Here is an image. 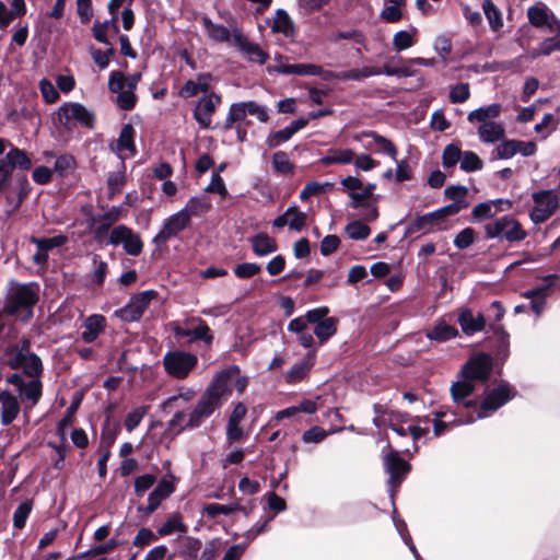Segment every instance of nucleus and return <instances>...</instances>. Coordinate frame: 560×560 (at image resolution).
<instances>
[{
	"instance_id": "5701e85b",
	"label": "nucleus",
	"mask_w": 560,
	"mask_h": 560,
	"mask_svg": "<svg viewBox=\"0 0 560 560\" xmlns=\"http://www.w3.org/2000/svg\"><path fill=\"white\" fill-rule=\"evenodd\" d=\"M233 42L250 61L260 65L267 61L268 55L257 44L249 42L242 33L235 32L233 34Z\"/></svg>"
},
{
	"instance_id": "72a5a7b5",
	"label": "nucleus",
	"mask_w": 560,
	"mask_h": 560,
	"mask_svg": "<svg viewBox=\"0 0 560 560\" xmlns=\"http://www.w3.org/2000/svg\"><path fill=\"white\" fill-rule=\"evenodd\" d=\"M478 135L480 141L485 143H494L504 138V127L497 121L483 122L478 127Z\"/></svg>"
},
{
	"instance_id": "423d86ee",
	"label": "nucleus",
	"mask_w": 560,
	"mask_h": 560,
	"mask_svg": "<svg viewBox=\"0 0 560 560\" xmlns=\"http://www.w3.org/2000/svg\"><path fill=\"white\" fill-rule=\"evenodd\" d=\"M40 376H24L20 373H13L7 378V382L16 388L21 401L27 409L35 407L42 398L43 382Z\"/></svg>"
},
{
	"instance_id": "a878e982",
	"label": "nucleus",
	"mask_w": 560,
	"mask_h": 560,
	"mask_svg": "<svg viewBox=\"0 0 560 560\" xmlns=\"http://www.w3.org/2000/svg\"><path fill=\"white\" fill-rule=\"evenodd\" d=\"M106 319L103 315L94 314L89 316L83 325L84 330L81 332L82 340L86 343L93 342L104 331Z\"/></svg>"
},
{
	"instance_id": "864d4df0",
	"label": "nucleus",
	"mask_w": 560,
	"mask_h": 560,
	"mask_svg": "<svg viewBox=\"0 0 560 560\" xmlns=\"http://www.w3.org/2000/svg\"><path fill=\"white\" fill-rule=\"evenodd\" d=\"M337 331V320L332 317L325 318L322 323H318L314 328V334L318 338L320 343L327 341Z\"/></svg>"
},
{
	"instance_id": "e433bc0d",
	"label": "nucleus",
	"mask_w": 560,
	"mask_h": 560,
	"mask_svg": "<svg viewBox=\"0 0 560 560\" xmlns=\"http://www.w3.org/2000/svg\"><path fill=\"white\" fill-rule=\"evenodd\" d=\"M502 106L499 103H492L487 106L478 107L471 110L468 114V121L472 122L475 120L480 121L481 124L488 122L487 119H494L499 117L501 114Z\"/></svg>"
},
{
	"instance_id": "3c124183",
	"label": "nucleus",
	"mask_w": 560,
	"mask_h": 560,
	"mask_svg": "<svg viewBox=\"0 0 560 560\" xmlns=\"http://www.w3.org/2000/svg\"><path fill=\"white\" fill-rule=\"evenodd\" d=\"M518 144L517 139H505L503 140L491 153V161L497 159L500 160H509L512 159L516 154V149Z\"/></svg>"
},
{
	"instance_id": "473e14b6",
	"label": "nucleus",
	"mask_w": 560,
	"mask_h": 560,
	"mask_svg": "<svg viewBox=\"0 0 560 560\" xmlns=\"http://www.w3.org/2000/svg\"><path fill=\"white\" fill-rule=\"evenodd\" d=\"M121 215V207H112L104 214L94 218L93 222L98 223L95 228L94 233L97 240H101L104 234L107 233L109 226L119 220Z\"/></svg>"
},
{
	"instance_id": "a18cd8bd",
	"label": "nucleus",
	"mask_w": 560,
	"mask_h": 560,
	"mask_svg": "<svg viewBox=\"0 0 560 560\" xmlns=\"http://www.w3.org/2000/svg\"><path fill=\"white\" fill-rule=\"evenodd\" d=\"M553 51H560V32L555 36L542 39L536 48L533 49V58L539 56H550Z\"/></svg>"
},
{
	"instance_id": "0e129e2a",
	"label": "nucleus",
	"mask_w": 560,
	"mask_h": 560,
	"mask_svg": "<svg viewBox=\"0 0 560 560\" xmlns=\"http://www.w3.org/2000/svg\"><path fill=\"white\" fill-rule=\"evenodd\" d=\"M32 511V503L25 501L21 503L13 513V525L14 527L22 529L25 526L26 520Z\"/></svg>"
},
{
	"instance_id": "5fc2aeb1",
	"label": "nucleus",
	"mask_w": 560,
	"mask_h": 560,
	"mask_svg": "<svg viewBox=\"0 0 560 560\" xmlns=\"http://www.w3.org/2000/svg\"><path fill=\"white\" fill-rule=\"evenodd\" d=\"M483 168V161L474 151H463L460 170L466 173L478 172Z\"/></svg>"
},
{
	"instance_id": "9b49d317",
	"label": "nucleus",
	"mask_w": 560,
	"mask_h": 560,
	"mask_svg": "<svg viewBox=\"0 0 560 560\" xmlns=\"http://www.w3.org/2000/svg\"><path fill=\"white\" fill-rule=\"evenodd\" d=\"M107 244L122 246L124 250L130 256H139L143 249V242L140 235L124 224L117 225L110 230Z\"/></svg>"
},
{
	"instance_id": "de8ad7c7",
	"label": "nucleus",
	"mask_w": 560,
	"mask_h": 560,
	"mask_svg": "<svg viewBox=\"0 0 560 560\" xmlns=\"http://www.w3.org/2000/svg\"><path fill=\"white\" fill-rule=\"evenodd\" d=\"M355 154L351 149H332L322 159L325 165L329 164H349L353 161Z\"/></svg>"
},
{
	"instance_id": "bb28decb",
	"label": "nucleus",
	"mask_w": 560,
	"mask_h": 560,
	"mask_svg": "<svg viewBox=\"0 0 560 560\" xmlns=\"http://www.w3.org/2000/svg\"><path fill=\"white\" fill-rule=\"evenodd\" d=\"M276 71L282 74H296V75H324L325 71L320 66L314 63H294V65H280Z\"/></svg>"
},
{
	"instance_id": "4d7b16f0",
	"label": "nucleus",
	"mask_w": 560,
	"mask_h": 560,
	"mask_svg": "<svg viewBox=\"0 0 560 560\" xmlns=\"http://www.w3.org/2000/svg\"><path fill=\"white\" fill-rule=\"evenodd\" d=\"M247 116L246 102L233 103L230 108L225 119V129L232 128V126L242 121Z\"/></svg>"
},
{
	"instance_id": "412c9836",
	"label": "nucleus",
	"mask_w": 560,
	"mask_h": 560,
	"mask_svg": "<svg viewBox=\"0 0 560 560\" xmlns=\"http://www.w3.org/2000/svg\"><path fill=\"white\" fill-rule=\"evenodd\" d=\"M459 409L457 408V412H453L452 417L453 419L450 421L441 420V417H445L446 415L435 413V418H430L429 416L423 417L422 416V439H427L428 434L430 433V427H433V435L440 436L442 435L451 423H456L457 425H460L458 422V419L463 416H467V410H464L463 413H459Z\"/></svg>"
},
{
	"instance_id": "a19ab883",
	"label": "nucleus",
	"mask_w": 560,
	"mask_h": 560,
	"mask_svg": "<svg viewBox=\"0 0 560 560\" xmlns=\"http://www.w3.org/2000/svg\"><path fill=\"white\" fill-rule=\"evenodd\" d=\"M211 208V202L205 196L191 197L182 209L191 220V217L200 215Z\"/></svg>"
},
{
	"instance_id": "f3484780",
	"label": "nucleus",
	"mask_w": 560,
	"mask_h": 560,
	"mask_svg": "<svg viewBox=\"0 0 560 560\" xmlns=\"http://www.w3.org/2000/svg\"><path fill=\"white\" fill-rule=\"evenodd\" d=\"M236 372L237 365H231L230 368L218 372L213 376V380L207 390L213 394V396L223 404L225 400H228L233 390L231 377L229 376L235 374Z\"/></svg>"
},
{
	"instance_id": "7c9ffc66",
	"label": "nucleus",
	"mask_w": 560,
	"mask_h": 560,
	"mask_svg": "<svg viewBox=\"0 0 560 560\" xmlns=\"http://www.w3.org/2000/svg\"><path fill=\"white\" fill-rule=\"evenodd\" d=\"M534 202L537 207L545 209L547 212L553 214L556 210L559 208V196L556 192V189H542L539 191H535L532 195Z\"/></svg>"
},
{
	"instance_id": "ea45409f",
	"label": "nucleus",
	"mask_w": 560,
	"mask_h": 560,
	"mask_svg": "<svg viewBox=\"0 0 560 560\" xmlns=\"http://www.w3.org/2000/svg\"><path fill=\"white\" fill-rule=\"evenodd\" d=\"M482 11L488 20L489 27L493 32H498L503 26V18L501 10L493 3L492 0L482 1Z\"/></svg>"
},
{
	"instance_id": "1a4fd4ad",
	"label": "nucleus",
	"mask_w": 560,
	"mask_h": 560,
	"mask_svg": "<svg viewBox=\"0 0 560 560\" xmlns=\"http://www.w3.org/2000/svg\"><path fill=\"white\" fill-rule=\"evenodd\" d=\"M57 119L60 125L67 129H71L77 125L92 128L95 116L92 110L80 103H63L57 110Z\"/></svg>"
},
{
	"instance_id": "6e6552de",
	"label": "nucleus",
	"mask_w": 560,
	"mask_h": 560,
	"mask_svg": "<svg viewBox=\"0 0 560 560\" xmlns=\"http://www.w3.org/2000/svg\"><path fill=\"white\" fill-rule=\"evenodd\" d=\"M28 171L32 167V161L27 154L16 148L11 147L4 158H0V192H5L12 184L14 168Z\"/></svg>"
},
{
	"instance_id": "4c0bfd02",
	"label": "nucleus",
	"mask_w": 560,
	"mask_h": 560,
	"mask_svg": "<svg viewBox=\"0 0 560 560\" xmlns=\"http://www.w3.org/2000/svg\"><path fill=\"white\" fill-rule=\"evenodd\" d=\"M209 74H202L199 75L196 81H187L180 89V96L188 98L197 95L200 92L207 93L209 91Z\"/></svg>"
},
{
	"instance_id": "37998d69",
	"label": "nucleus",
	"mask_w": 560,
	"mask_h": 560,
	"mask_svg": "<svg viewBox=\"0 0 560 560\" xmlns=\"http://www.w3.org/2000/svg\"><path fill=\"white\" fill-rule=\"evenodd\" d=\"M179 555L185 560H199V551L201 549V541L194 537H183L179 540Z\"/></svg>"
},
{
	"instance_id": "0eeeda50",
	"label": "nucleus",
	"mask_w": 560,
	"mask_h": 560,
	"mask_svg": "<svg viewBox=\"0 0 560 560\" xmlns=\"http://www.w3.org/2000/svg\"><path fill=\"white\" fill-rule=\"evenodd\" d=\"M483 228L487 238H505L509 242H520L527 236L521 223L509 214L488 222Z\"/></svg>"
},
{
	"instance_id": "6e6d98bb",
	"label": "nucleus",
	"mask_w": 560,
	"mask_h": 560,
	"mask_svg": "<svg viewBox=\"0 0 560 560\" xmlns=\"http://www.w3.org/2000/svg\"><path fill=\"white\" fill-rule=\"evenodd\" d=\"M463 158V151L459 145L455 143H448L442 153V165L444 168H451L456 166L460 159Z\"/></svg>"
},
{
	"instance_id": "2eb2a0df",
	"label": "nucleus",
	"mask_w": 560,
	"mask_h": 560,
	"mask_svg": "<svg viewBox=\"0 0 560 560\" xmlns=\"http://www.w3.org/2000/svg\"><path fill=\"white\" fill-rule=\"evenodd\" d=\"M189 217L180 209L179 211L167 217L159 233L153 237V243L163 245L168 240L177 236L182 231L190 225Z\"/></svg>"
},
{
	"instance_id": "dca6fc26",
	"label": "nucleus",
	"mask_w": 560,
	"mask_h": 560,
	"mask_svg": "<svg viewBox=\"0 0 560 560\" xmlns=\"http://www.w3.org/2000/svg\"><path fill=\"white\" fill-rule=\"evenodd\" d=\"M457 312V323L465 336H474L477 332L486 330L487 319L482 312L475 314L468 306L460 307Z\"/></svg>"
},
{
	"instance_id": "bf43d9fd",
	"label": "nucleus",
	"mask_w": 560,
	"mask_h": 560,
	"mask_svg": "<svg viewBox=\"0 0 560 560\" xmlns=\"http://www.w3.org/2000/svg\"><path fill=\"white\" fill-rule=\"evenodd\" d=\"M287 210H292L290 213L289 220V229L301 232L305 226L307 222V213L300 211L295 205L290 206Z\"/></svg>"
},
{
	"instance_id": "603ef678",
	"label": "nucleus",
	"mask_w": 560,
	"mask_h": 560,
	"mask_svg": "<svg viewBox=\"0 0 560 560\" xmlns=\"http://www.w3.org/2000/svg\"><path fill=\"white\" fill-rule=\"evenodd\" d=\"M202 24L211 39L215 42H228L230 39V32L224 25L215 24L207 16L202 18Z\"/></svg>"
},
{
	"instance_id": "ddd939ff",
	"label": "nucleus",
	"mask_w": 560,
	"mask_h": 560,
	"mask_svg": "<svg viewBox=\"0 0 560 560\" xmlns=\"http://www.w3.org/2000/svg\"><path fill=\"white\" fill-rule=\"evenodd\" d=\"M492 337H488L490 347L493 351V360L498 369V374L501 375L502 366L510 357V334L505 330L503 325H490Z\"/></svg>"
},
{
	"instance_id": "c9c22d12",
	"label": "nucleus",
	"mask_w": 560,
	"mask_h": 560,
	"mask_svg": "<svg viewBox=\"0 0 560 560\" xmlns=\"http://www.w3.org/2000/svg\"><path fill=\"white\" fill-rule=\"evenodd\" d=\"M460 211L453 207L451 203H447L434 211L422 214V228L425 225L435 224L440 230L442 229L441 223L444 222L446 217L455 215Z\"/></svg>"
},
{
	"instance_id": "b1692460",
	"label": "nucleus",
	"mask_w": 560,
	"mask_h": 560,
	"mask_svg": "<svg viewBox=\"0 0 560 560\" xmlns=\"http://www.w3.org/2000/svg\"><path fill=\"white\" fill-rule=\"evenodd\" d=\"M135 130L130 124L122 126L119 138L115 145L119 159L125 160L135 155L136 148L133 143Z\"/></svg>"
},
{
	"instance_id": "7ed1b4c3",
	"label": "nucleus",
	"mask_w": 560,
	"mask_h": 560,
	"mask_svg": "<svg viewBox=\"0 0 560 560\" xmlns=\"http://www.w3.org/2000/svg\"><path fill=\"white\" fill-rule=\"evenodd\" d=\"M39 285L36 282L13 283L9 289L4 312L26 322L33 316V308L39 299Z\"/></svg>"
},
{
	"instance_id": "680f3d73",
	"label": "nucleus",
	"mask_w": 560,
	"mask_h": 560,
	"mask_svg": "<svg viewBox=\"0 0 560 560\" xmlns=\"http://www.w3.org/2000/svg\"><path fill=\"white\" fill-rule=\"evenodd\" d=\"M475 242V230L472 228H465L460 230L454 237L453 244L459 249L464 250L472 245Z\"/></svg>"
},
{
	"instance_id": "4468645a",
	"label": "nucleus",
	"mask_w": 560,
	"mask_h": 560,
	"mask_svg": "<svg viewBox=\"0 0 560 560\" xmlns=\"http://www.w3.org/2000/svg\"><path fill=\"white\" fill-rule=\"evenodd\" d=\"M155 298L154 290L140 292L132 296L127 305L117 310L115 315L127 323L139 320Z\"/></svg>"
},
{
	"instance_id": "f257e3e1",
	"label": "nucleus",
	"mask_w": 560,
	"mask_h": 560,
	"mask_svg": "<svg viewBox=\"0 0 560 560\" xmlns=\"http://www.w3.org/2000/svg\"><path fill=\"white\" fill-rule=\"evenodd\" d=\"M494 368L497 365L493 357L488 352H479L467 359L450 388L456 408L476 406L471 396L478 392L480 385L489 383Z\"/></svg>"
},
{
	"instance_id": "c03bdc74",
	"label": "nucleus",
	"mask_w": 560,
	"mask_h": 560,
	"mask_svg": "<svg viewBox=\"0 0 560 560\" xmlns=\"http://www.w3.org/2000/svg\"><path fill=\"white\" fill-rule=\"evenodd\" d=\"M361 137L371 138L373 140L374 144L376 145V149L378 152L386 153L394 161H396L397 150L390 140H388L387 138H385L383 136L377 135L374 131H364L361 133V136L359 138H361Z\"/></svg>"
},
{
	"instance_id": "49530a36",
	"label": "nucleus",
	"mask_w": 560,
	"mask_h": 560,
	"mask_svg": "<svg viewBox=\"0 0 560 560\" xmlns=\"http://www.w3.org/2000/svg\"><path fill=\"white\" fill-rule=\"evenodd\" d=\"M187 532V526L183 523L180 514H174L167 518L156 530L160 536H167L174 533L184 534Z\"/></svg>"
},
{
	"instance_id": "c85d7f7f",
	"label": "nucleus",
	"mask_w": 560,
	"mask_h": 560,
	"mask_svg": "<svg viewBox=\"0 0 560 560\" xmlns=\"http://www.w3.org/2000/svg\"><path fill=\"white\" fill-rule=\"evenodd\" d=\"M550 11L551 10L545 2H535L527 9L526 12L529 24L535 28L546 27V24H548V16Z\"/></svg>"
},
{
	"instance_id": "39448f33",
	"label": "nucleus",
	"mask_w": 560,
	"mask_h": 560,
	"mask_svg": "<svg viewBox=\"0 0 560 560\" xmlns=\"http://www.w3.org/2000/svg\"><path fill=\"white\" fill-rule=\"evenodd\" d=\"M140 80V74L125 77L119 71H114L108 81L109 90L117 94V104L124 110H130L135 107L136 95L135 90Z\"/></svg>"
},
{
	"instance_id": "a211bd4d",
	"label": "nucleus",
	"mask_w": 560,
	"mask_h": 560,
	"mask_svg": "<svg viewBox=\"0 0 560 560\" xmlns=\"http://www.w3.org/2000/svg\"><path fill=\"white\" fill-rule=\"evenodd\" d=\"M195 322H197V325L192 327H184L177 324L174 325V335L177 337H186L189 341L201 340L207 345H210L213 340V335L211 334L210 327L199 318H191L188 323Z\"/></svg>"
},
{
	"instance_id": "58836bf2",
	"label": "nucleus",
	"mask_w": 560,
	"mask_h": 560,
	"mask_svg": "<svg viewBox=\"0 0 560 560\" xmlns=\"http://www.w3.org/2000/svg\"><path fill=\"white\" fill-rule=\"evenodd\" d=\"M253 252L257 256H266L278 249L273 238L265 233H259L252 238Z\"/></svg>"
},
{
	"instance_id": "f03ea898",
	"label": "nucleus",
	"mask_w": 560,
	"mask_h": 560,
	"mask_svg": "<svg viewBox=\"0 0 560 560\" xmlns=\"http://www.w3.org/2000/svg\"><path fill=\"white\" fill-rule=\"evenodd\" d=\"M517 390L509 381L500 380L494 386L489 383L482 386L479 395H472L471 400L476 401L475 407H462L467 410V416L458 419L459 424H470L478 419L492 416L504 405L517 396Z\"/></svg>"
},
{
	"instance_id": "cd10ccee",
	"label": "nucleus",
	"mask_w": 560,
	"mask_h": 560,
	"mask_svg": "<svg viewBox=\"0 0 560 560\" xmlns=\"http://www.w3.org/2000/svg\"><path fill=\"white\" fill-rule=\"evenodd\" d=\"M468 192V188L464 185H450L444 189V197L451 200L450 203L453 207L462 211L469 207V201L467 200Z\"/></svg>"
},
{
	"instance_id": "2f4dec72",
	"label": "nucleus",
	"mask_w": 560,
	"mask_h": 560,
	"mask_svg": "<svg viewBox=\"0 0 560 560\" xmlns=\"http://www.w3.org/2000/svg\"><path fill=\"white\" fill-rule=\"evenodd\" d=\"M234 512H243L247 515V511L237 502L229 504L209 503L202 508V515L209 518H215L219 515H231Z\"/></svg>"
},
{
	"instance_id": "393cba45",
	"label": "nucleus",
	"mask_w": 560,
	"mask_h": 560,
	"mask_svg": "<svg viewBox=\"0 0 560 560\" xmlns=\"http://www.w3.org/2000/svg\"><path fill=\"white\" fill-rule=\"evenodd\" d=\"M382 74V69L377 67H363L361 69H351L347 71H340V72H332L327 71L325 73L326 79H337L341 81L352 80V81H360L365 78L380 75Z\"/></svg>"
},
{
	"instance_id": "20e7f679",
	"label": "nucleus",
	"mask_w": 560,
	"mask_h": 560,
	"mask_svg": "<svg viewBox=\"0 0 560 560\" xmlns=\"http://www.w3.org/2000/svg\"><path fill=\"white\" fill-rule=\"evenodd\" d=\"M3 362L10 369L21 371L24 376L42 375L44 366L42 359L31 350V341L22 339L8 348L3 355Z\"/></svg>"
},
{
	"instance_id": "4be33fe9",
	"label": "nucleus",
	"mask_w": 560,
	"mask_h": 560,
	"mask_svg": "<svg viewBox=\"0 0 560 560\" xmlns=\"http://www.w3.org/2000/svg\"><path fill=\"white\" fill-rule=\"evenodd\" d=\"M20 410V402L13 394L7 390L0 392V416L3 425L11 424L19 416Z\"/></svg>"
},
{
	"instance_id": "8fccbe9b",
	"label": "nucleus",
	"mask_w": 560,
	"mask_h": 560,
	"mask_svg": "<svg viewBox=\"0 0 560 560\" xmlns=\"http://www.w3.org/2000/svg\"><path fill=\"white\" fill-rule=\"evenodd\" d=\"M272 31L277 33H282L285 36L292 35L294 31L293 22L289 14L282 10L279 9L276 11L273 23H272Z\"/></svg>"
},
{
	"instance_id": "13d9d810",
	"label": "nucleus",
	"mask_w": 560,
	"mask_h": 560,
	"mask_svg": "<svg viewBox=\"0 0 560 560\" xmlns=\"http://www.w3.org/2000/svg\"><path fill=\"white\" fill-rule=\"evenodd\" d=\"M222 406V402L217 399L213 394L209 393L207 389L200 397L196 407L200 409L203 415L210 417L218 408Z\"/></svg>"
},
{
	"instance_id": "c756f323",
	"label": "nucleus",
	"mask_w": 560,
	"mask_h": 560,
	"mask_svg": "<svg viewBox=\"0 0 560 560\" xmlns=\"http://www.w3.org/2000/svg\"><path fill=\"white\" fill-rule=\"evenodd\" d=\"M315 354L313 352L307 353L305 359L301 362L295 363L285 374L284 378L288 383L294 384L302 381L311 368L314 365Z\"/></svg>"
},
{
	"instance_id": "79ce46f5",
	"label": "nucleus",
	"mask_w": 560,
	"mask_h": 560,
	"mask_svg": "<svg viewBox=\"0 0 560 560\" xmlns=\"http://www.w3.org/2000/svg\"><path fill=\"white\" fill-rule=\"evenodd\" d=\"M418 65L419 61L417 59L402 62L401 65H394V62H389L385 65L382 73H385L386 75L410 77L417 72Z\"/></svg>"
},
{
	"instance_id": "052dcab7",
	"label": "nucleus",
	"mask_w": 560,
	"mask_h": 560,
	"mask_svg": "<svg viewBox=\"0 0 560 560\" xmlns=\"http://www.w3.org/2000/svg\"><path fill=\"white\" fill-rule=\"evenodd\" d=\"M370 228L359 220L347 224L346 233L351 240H364L370 235Z\"/></svg>"
},
{
	"instance_id": "69168bd1",
	"label": "nucleus",
	"mask_w": 560,
	"mask_h": 560,
	"mask_svg": "<svg viewBox=\"0 0 560 560\" xmlns=\"http://www.w3.org/2000/svg\"><path fill=\"white\" fill-rule=\"evenodd\" d=\"M405 3H388L384 4V9L381 12V18L388 22L394 23L399 21L402 18L401 8Z\"/></svg>"
},
{
	"instance_id": "aec40b11",
	"label": "nucleus",
	"mask_w": 560,
	"mask_h": 560,
	"mask_svg": "<svg viewBox=\"0 0 560 560\" xmlns=\"http://www.w3.org/2000/svg\"><path fill=\"white\" fill-rule=\"evenodd\" d=\"M220 103L221 97L215 93H209L198 102L194 117L202 128L210 127L212 116Z\"/></svg>"
},
{
	"instance_id": "f8f14e48",
	"label": "nucleus",
	"mask_w": 560,
	"mask_h": 560,
	"mask_svg": "<svg viewBox=\"0 0 560 560\" xmlns=\"http://www.w3.org/2000/svg\"><path fill=\"white\" fill-rule=\"evenodd\" d=\"M383 467L385 472L389 476L387 486L390 491V497H393L395 490L409 472L410 466L396 451H389L383 455Z\"/></svg>"
},
{
	"instance_id": "338daca9",
	"label": "nucleus",
	"mask_w": 560,
	"mask_h": 560,
	"mask_svg": "<svg viewBox=\"0 0 560 560\" xmlns=\"http://www.w3.org/2000/svg\"><path fill=\"white\" fill-rule=\"evenodd\" d=\"M492 201H483L477 203L471 210L472 222H481L486 219L492 218L494 214L491 208Z\"/></svg>"
},
{
	"instance_id": "09e8293b",
	"label": "nucleus",
	"mask_w": 560,
	"mask_h": 560,
	"mask_svg": "<svg viewBox=\"0 0 560 560\" xmlns=\"http://www.w3.org/2000/svg\"><path fill=\"white\" fill-rule=\"evenodd\" d=\"M109 28H112L115 33L118 32L117 16H112V19L102 23L96 22L92 28L94 38L102 44L110 46V43L106 36V32Z\"/></svg>"
},
{
	"instance_id": "9d476101",
	"label": "nucleus",
	"mask_w": 560,
	"mask_h": 560,
	"mask_svg": "<svg viewBox=\"0 0 560 560\" xmlns=\"http://www.w3.org/2000/svg\"><path fill=\"white\" fill-rule=\"evenodd\" d=\"M197 363L196 354L180 350L170 351L163 358L166 373L178 380L186 378Z\"/></svg>"
},
{
	"instance_id": "f704fd0d",
	"label": "nucleus",
	"mask_w": 560,
	"mask_h": 560,
	"mask_svg": "<svg viewBox=\"0 0 560 560\" xmlns=\"http://www.w3.org/2000/svg\"><path fill=\"white\" fill-rule=\"evenodd\" d=\"M459 335L456 327L448 325L445 320H439L434 327L425 332L427 338L430 340L445 342L456 338Z\"/></svg>"
},
{
	"instance_id": "6ab92c4d",
	"label": "nucleus",
	"mask_w": 560,
	"mask_h": 560,
	"mask_svg": "<svg viewBox=\"0 0 560 560\" xmlns=\"http://www.w3.org/2000/svg\"><path fill=\"white\" fill-rule=\"evenodd\" d=\"M174 491V483L170 480L162 479L149 494L147 505L139 506L138 511L143 515H151Z\"/></svg>"
},
{
	"instance_id": "e2e57ef3",
	"label": "nucleus",
	"mask_w": 560,
	"mask_h": 560,
	"mask_svg": "<svg viewBox=\"0 0 560 560\" xmlns=\"http://www.w3.org/2000/svg\"><path fill=\"white\" fill-rule=\"evenodd\" d=\"M470 96V89L468 83H457L451 90L448 94L450 102L452 104H462L467 101Z\"/></svg>"
},
{
	"instance_id": "774afa93",
	"label": "nucleus",
	"mask_w": 560,
	"mask_h": 560,
	"mask_svg": "<svg viewBox=\"0 0 560 560\" xmlns=\"http://www.w3.org/2000/svg\"><path fill=\"white\" fill-rule=\"evenodd\" d=\"M272 164L275 170L282 174H289L293 171V164L291 163L289 155L283 151H278L273 154Z\"/></svg>"
}]
</instances>
